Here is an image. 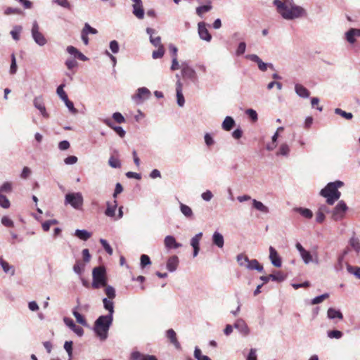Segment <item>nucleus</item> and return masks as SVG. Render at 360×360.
<instances>
[{
	"mask_svg": "<svg viewBox=\"0 0 360 360\" xmlns=\"http://www.w3.org/2000/svg\"><path fill=\"white\" fill-rule=\"evenodd\" d=\"M112 117L115 120V121L119 124H121V123H123L125 122L124 117L120 112H115L112 115Z\"/></svg>",
	"mask_w": 360,
	"mask_h": 360,
	"instance_id": "58",
	"label": "nucleus"
},
{
	"mask_svg": "<svg viewBox=\"0 0 360 360\" xmlns=\"http://www.w3.org/2000/svg\"><path fill=\"white\" fill-rule=\"evenodd\" d=\"M347 269L350 274H352L355 275L358 278H360V267L347 264Z\"/></svg>",
	"mask_w": 360,
	"mask_h": 360,
	"instance_id": "38",
	"label": "nucleus"
},
{
	"mask_svg": "<svg viewBox=\"0 0 360 360\" xmlns=\"http://www.w3.org/2000/svg\"><path fill=\"white\" fill-rule=\"evenodd\" d=\"M342 186L343 182L341 181L330 182L321 191L320 195L326 198V202L328 205H333L341 195V193L338 191V188H340Z\"/></svg>",
	"mask_w": 360,
	"mask_h": 360,
	"instance_id": "3",
	"label": "nucleus"
},
{
	"mask_svg": "<svg viewBox=\"0 0 360 360\" xmlns=\"http://www.w3.org/2000/svg\"><path fill=\"white\" fill-rule=\"evenodd\" d=\"M246 267L250 270H257L258 271H262L263 266L259 263L257 259L248 260Z\"/></svg>",
	"mask_w": 360,
	"mask_h": 360,
	"instance_id": "24",
	"label": "nucleus"
},
{
	"mask_svg": "<svg viewBox=\"0 0 360 360\" xmlns=\"http://www.w3.org/2000/svg\"><path fill=\"white\" fill-rule=\"evenodd\" d=\"M100 243L102 245L103 248L105 249L107 253H108L110 255H111L113 252L112 248L110 247V245L108 244L106 240L105 239H100Z\"/></svg>",
	"mask_w": 360,
	"mask_h": 360,
	"instance_id": "48",
	"label": "nucleus"
},
{
	"mask_svg": "<svg viewBox=\"0 0 360 360\" xmlns=\"http://www.w3.org/2000/svg\"><path fill=\"white\" fill-rule=\"evenodd\" d=\"M180 210L186 217H191L193 216V211L189 206L181 203L180 205Z\"/></svg>",
	"mask_w": 360,
	"mask_h": 360,
	"instance_id": "33",
	"label": "nucleus"
},
{
	"mask_svg": "<svg viewBox=\"0 0 360 360\" xmlns=\"http://www.w3.org/2000/svg\"><path fill=\"white\" fill-rule=\"evenodd\" d=\"M151 262L150 257L146 255H142L141 256V266L144 268L146 266L150 264Z\"/></svg>",
	"mask_w": 360,
	"mask_h": 360,
	"instance_id": "53",
	"label": "nucleus"
},
{
	"mask_svg": "<svg viewBox=\"0 0 360 360\" xmlns=\"http://www.w3.org/2000/svg\"><path fill=\"white\" fill-rule=\"evenodd\" d=\"M0 265L1 266L4 272L8 273L11 269V274L13 275L14 274V270L12 266L9 265V264L4 261L3 259H0Z\"/></svg>",
	"mask_w": 360,
	"mask_h": 360,
	"instance_id": "43",
	"label": "nucleus"
},
{
	"mask_svg": "<svg viewBox=\"0 0 360 360\" xmlns=\"http://www.w3.org/2000/svg\"><path fill=\"white\" fill-rule=\"evenodd\" d=\"M164 53H165L164 46H160V47H158V50L153 51V58L154 59L161 58L164 56Z\"/></svg>",
	"mask_w": 360,
	"mask_h": 360,
	"instance_id": "44",
	"label": "nucleus"
},
{
	"mask_svg": "<svg viewBox=\"0 0 360 360\" xmlns=\"http://www.w3.org/2000/svg\"><path fill=\"white\" fill-rule=\"evenodd\" d=\"M109 165L112 168H120L121 167V163L120 160L113 155H111L108 160Z\"/></svg>",
	"mask_w": 360,
	"mask_h": 360,
	"instance_id": "35",
	"label": "nucleus"
},
{
	"mask_svg": "<svg viewBox=\"0 0 360 360\" xmlns=\"http://www.w3.org/2000/svg\"><path fill=\"white\" fill-rule=\"evenodd\" d=\"M165 245L167 248L169 249H176L179 248L181 246L180 243H176V239L174 236H167L165 237L164 240Z\"/></svg>",
	"mask_w": 360,
	"mask_h": 360,
	"instance_id": "17",
	"label": "nucleus"
},
{
	"mask_svg": "<svg viewBox=\"0 0 360 360\" xmlns=\"http://www.w3.org/2000/svg\"><path fill=\"white\" fill-rule=\"evenodd\" d=\"M296 210L304 218L311 219L313 216V213L309 209L300 207Z\"/></svg>",
	"mask_w": 360,
	"mask_h": 360,
	"instance_id": "34",
	"label": "nucleus"
},
{
	"mask_svg": "<svg viewBox=\"0 0 360 360\" xmlns=\"http://www.w3.org/2000/svg\"><path fill=\"white\" fill-rule=\"evenodd\" d=\"M295 90L297 95L302 98H308L310 95L309 91L303 85L297 84L295 86Z\"/></svg>",
	"mask_w": 360,
	"mask_h": 360,
	"instance_id": "20",
	"label": "nucleus"
},
{
	"mask_svg": "<svg viewBox=\"0 0 360 360\" xmlns=\"http://www.w3.org/2000/svg\"><path fill=\"white\" fill-rule=\"evenodd\" d=\"M113 321V316H100L94 323V330L101 341L108 338V330Z\"/></svg>",
	"mask_w": 360,
	"mask_h": 360,
	"instance_id": "2",
	"label": "nucleus"
},
{
	"mask_svg": "<svg viewBox=\"0 0 360 360\" xmlns=\"http://www.w3.org/2000/svg\"><path fill=\"white\" fill-rule=\"evenodd\" d=\"M103 305L105 309L109 311L108 315H113L114 313V306L113 302L111 300H108L107 298H104L103 300Z\"/></svg>",
	"mask_w": 360,
	"mask_h": 360,
	"instance_id": "31",
	"label": "nucleus"
},
{
	"mask_svg": "<svg viewBox=\"0 0 360 360\" xmlns=\"http://www.w3.org/2000/svg\"><path fill=\"white\" fill-rule=\"evenodd\" d=\"M202 237V233H199L191 240V245L193 248V257H196L200 250V241Z\"/></svg>",
	"mask_w": 360,
	"mask_h": 360,
	"instance_id": "14",
	"label": "nucleus"
},
{
	"mask_svg": "<svg viewBox=\"0 0 360 360\" xmlns=\"http://www.w3.org/2000/svg\"><path fill=\"white\" fill-rule=\"evenodd\" d=\"M21 31L20 27H15L11 32V34L12 35L13 38L18 41L20 39V32Z\"/></svg>",
	"mask_w": 360,
	"mask_h": 360,
	"instance_id": "56",
	"label": "nucleus"
},
{
	"mask_svg": "<svg viewBox=\"0 0 360 360\" xmlns=\"http://www.w3.org/2000/svg\"><path fill=\"white\" fill-rule=\"evenodd\" d=\"M235 125V121L231 117H226L223 123L222 128L226 131H230Z\"/></svg>",
	"mask_w": 360,
	"mask_h": 360,
	"instance_id": "26",
	"label": "nucleus"
},
{
	"mask_svg": "<svg viewBox=\"0 0 360 360\" xmlns=\"http://www.w3.org/2000/svg\"><path fill=\"white\" fill-rule=\"evenodd\" d=\"M270 277L272 281L281 282L285 279L286 275L281 271H277L275 274H270Z\"/></svg>",
	"mask_w": 360,
	"mask_h": 360,
	"instance_id": "32",
	"label": "nucleus"
},
{
	"mask_svg": "<svg viewBox=\"0 0 360 360\" xmlns=\"http://www.w3.org/2000/svg\"><path fill=\"white\" fill-rule=\"evenodd\" d=\"M1 223L6 227H13V221L7 217H4L1 219Z\"/></svg>",
	"mask_w": 360,
	"mask_h": 360,
	"instance_id": "64",
	"label": "nucleus"
},
{
	"mask_svg": "<svg viewBox=\"0 0 360 360\" xmlns=\"http://www.w3.org/2000/svg\"><path fill=\"white\" fill-rule=\"evenodd\" d=\"M22 12L19 8H11L8 7L5 10V14L6 15H11V14H20Z\"/></svg>",
	"mask_w": 360,
	"mask_h": 360,
	"instance_id": "62",
	"label": "nucleus"
},
{
	"mask_svg": "<svg viewBox=\"0 0 360 360\" xmlns=\"http://www.w3.org/2000/svg\"><path fill=\"white\" fill-rule=\"evenodd\" d=\"M17 71V65H16V60L14 54H12L11 56V65L10 68V73L11 74H15Z\"/></svg>",
	"mask_w": 360,
	"mask_h": 360,
	"instance_id": "54",
	"label": "nucleus"
},
{
	"mask_svg": "<svg viewBox=\"0 0 360 360\" xmlns=\"http://www.w3.org/2000/svg\"><path fill=\"white\" fill-rule=\"evenodd\" d=\"M131 360H158V359L154 355L143 354L136 351L131 353Z\"/></svg>",
	"mask_w": 360,
	"mask_h": 360,
	"instance_id": "16",
	"label": "nucleus"
},
{
	"mask_svg": "<svg viewBox=\"0 0 360 360\" xmlns=\"http://www.w3.org/2000/svg\"><path fill=\"white\" fill-rule=\"evenodd\" d=\"M64 102L65 103V105L68 107L70 112H72L73 114L77 112V109L74 107L73 103L70 101L68 98L64 101Z\"/></svg>",
	"mask_w": 360,
	"mask_h": 360,
	"instance_id": "61",
	"label": "nucleus"
},
{
	"mask_svg": "<svg viewBox=\"0 0 360 360\" xmlns=\"http://www.w3.org/2000/svg\"><path fill=\"white\" fill-rule=\"evenodd\" d=\"M34 105L36 108H37L41 113L44 117H47L48 115L46 111V108L44 106L43 98L41 97H37L34 100Z\"/></svg>",
	"mask_w": 360,
	"mask_h": 360,
	"instance_id": "18",
	"label": "nucleus"
},
{
	"mask_svg": "<svg viewBox=\"0 0 360 360\" xmlns=\"http://www.w3.org/2000/svg\"><path fill=\"white\" fill-rule=\"evenodd\" d=\"M105 123L109 126L111 127L121 137H123L125 135V131L123 130V129L121 127H112L109 121H106Z\"/></svg>",
	"mask_w": 360,
	"mask_h": 360,
	"instance_id": "59",
	"label": "nucleus"
},
{
	"mask_svg": "<svg viewBox=\"0 0 360 360\" xmlns=\"http://www.w3.org/2000/svg\"><path fill=\"white\" fill-rule=\"evenodd\" d=\"M198 34L200 37L203 40L210 41L212 39V36L207 29L205 23L203 22L198 23Z\"/></svg>",
	"mask_w": 360,
	"mask_h": 360,
	"instance_id": "10",
	"label": "nucleus"
},
{
	"mask_svg": "<svg viewBox=\"0 0 360 360\" xmlns=\"http://www.w3.org/2000/svg\"><path fill=\"white\" fill-rule=\"evenodd\" d=\"M0 206L3 208H8L10 207V202L7 197L0 193Z\"/></svg>",
	"mask_w": 360,
	"mask_h": 360,
	"instance_id": "47",
	"label": "nucleus"
},
{
	"mask_svg": "<svg viewBox=\"0 0 360 360\" xmlns=\"http://www.w3.org/2000/svg\"><path fill=\"white\" fill-rule=\"evenodd\" d=\"M179 264V258L177 256L174 255L170 257L167 262V269L169 271H174L176 269Z\"/></svg>",
	"mask_w": 360,
	"mask_h": 360,
	"instance_id": "19",
	"label": "nucleus"
},
{
	"mask_svg": "<svg viewBox=\"0 0 360 360\" xmlns=\"http://www.w3.org/2000/svg\"><path fill=\"white\" fill-rule=\"evenodd\" d=\"M274 4L277 7L278 12L285 19L299 18L304 13V10L302 7L293 4L290 1L282 2L280 0H274Z\"/></svg>",
	"mask_w": 360,
	"mask_h": 360,
	"instance_id": "1",
	"label": "nucleus"
},
{
	"mask_svg": "<svg viewBox=\"0 0 360 360\" xmlns=\"http://www.w3.org/2000/svg\"><path fill=\"white\" fill-rule=\"evenodd\" d=\"M182 75L184 77L193 79L195 77V72L193 69L188 66H184L182 68Z\"/></svg>",
	"mask_w": 360,
	"mask_h": 360,
	"instance_id": "29",
	"label": "nucleus"
},
{
	"mask_svg": "<svg viewBox=\"0 0 360 360\" xmlns=\"http://www.w3.org/2000/svg\"><path fill=\"white\" fill-rule=\"evenodd\" d=\"M150 95V91L146 87H141L138 89L136 94L132 96V99L136 103L139 104L144 100L149 98Z\"/></svg>",
	"mask_w": 360,
	"mask_h": 360,
	"instance_id": "7",
	"label": "nucleus"
},
{
	"mask_svg": "<svg viewBox=\"0 0 360 360\" xmlns=\"http://www.w3.org/2000/svg\"><path fill=\"white\" fill-rule=\"evenodd\" d=\"M93 281L91 287L94 289H98L101 287L106 286L107 276L105 268L103 266H99L94 268L92 271Z\"/></svg>",
	"mask_w": 360,
	"mask_h": 360,
	"instance_id": "4",
	"label": "nucleus"
},
{
	"mask_svg": "<svg viewBox=\"0 0 360 360\" xmlns=\"http://www.w3.org/2000/svg\"><path fill=\"white\" fill-rule=\"evenodd\" d=\"M354 32L352 29H350L347 33H346V39L347 40L351 43L353 44L355 41V35L354 34Z\"/></svg>",
	"mask_w": 360,
	"mask_h": 360,
	"instance_id": "60",
	"label": "nucleus"
},
{
	"mask_svg": "<svg viewBox=\"0 0 360 360\" xmlns=\"http://www.w3.org/2000/svg\"><path fill=\"white\" fill-rule=\"evenodd\" d=\"M335 112L346 120H351L353 117V115L351 112H347L340 108H336Z\"/></svg>",
	"mask_w": 360,
	"mask_h": 360,
	"instance_id": "40",
	"label": "nucleus"
},
{
	"mask_svg": "<svg viewBox=\"0 0 360 360\" xmlns=\"http://www.w3.org/2000/svg\"><path fill=\"white\" fill-rule=\"evenodd\" d=\"M84 264L81 261H77L73 266V270L77 274H81L84 269Z\"/></svg>",
	"mask_w": 360,
	"mask_h": 360,
	"instance_id": "39",
	"label": "nucleus"
},
{
	"mask_svg": "<svg viewBox=\"0 0 360 360\" xmlns=\"http://www.w3.org/2000/svg\"><path fill=\"white\" fill-rule=\"evenodd\" d=\"M235 326L236 328H239L240 326H241L240 328V331L245 335H247L248 333H249V329L247 326V325L245 323H244L243 321H238L236 324H235Z\"/></svg>",
	"mask_w": 360,
	"mask_h": 360,
	"instance_id": "51",
	"label": "nucleus"
},
{
	"mask_svg": "<svg viewBox=\"0 0 360 360\" xmlns=\"http://www.w3.org/2000/svg\"><path fill=\"white\" fill-rule=\"evenodd\" d=\"M328 336L330 338L340 339L342 336V333L337 330H330L328 332Z\"/></svg>",
	"mask_w": 360,
	"mask_h": 360,
	"instance_id": "52",
	"label": "nucleus"
},
{
	"mask_svg": "<svg viewBox=\"0 0 360 360\" xmlns=\"http://www.w3.org/2000/svg\"><path fill=\"white\" fill-rule=\"evenodd\" d=\"M63 321L66 326L72 329L77 335L82 336L84 333V330L82 327L77 326L72 319L65 317Z\"/></svg>",
	"mask_w": 360,
	"mask_h": 360,
	"instance_id": "11",
	"label": "nucleus"
},
{
	"mask_svg": "<svg viewBox=\"0 0 360 360\" xmlns=\"http://www.w3.org/2000/svg\"><path fill=\"white\" fill-rule=\"evenodd\" d=\"M295 247L299 251L305 264H309L310 262L312 261V256L311 253L309 251L306 250L300 243H297L295 245Z\"/></svg>",
	"mask_w": 360,
	"mask_h": 360,
	"instance_id": "12",
	"label": "nucleus"
},
{
	"mask_svg": "<svg viewBox=\"0 0 360 360\" xmlns=\"http://www.w3.org/2000/svg\"><path fill=\"white\" fill-rule=\"evenodd\" d=\"M83 197L81 193H70L65 195V202L70 204L76 210H81L83 205Z\"/></svg>",
	"mask_w": 360,
	"mask_h": 360,
	"instance_id": "5",
	"label": "nucleus"
},
{
	"mask_svg": "<svg viewBox=\"0 0 360 360\" xmlns=\"http://www.w3.org/2000/svg\"><path fill=\"white\" fill-rule=\"evenodd\" d=\"M248 260V257L243 254H240L237 256V262H238L240 266H246Z\"/></svg>",
	"mask_w": 360,
	"mask_h": 360,
	"instance_id": "49",
	"label": "nucleus"
},
{
	"mask_svg": "<svg viewBox=\"0 0 360 360\" xmlns=\"http://www.w3.org/2000/svg\"><path fill=\"white\" fill-rule=\"evenodd\" d=\"M32 34L35 42L39 45L43 46L46 43L44 36L39 32V26L37 23L32 26Z\"/></svg>",
	"mask_w": 360,
	"mask_h": 360,
	"instance_id": "8",
	"label": "nucleus"
},
{
	"mask_svg": "<svg viewBox=\"0 0 360 360\" xmlns=\"http://www.w3.org/2000/svg\"><path fill=\"white\" fill-rule=\"evenodd\" d=\"M73 315L79 323H80L83 326H86L87 323H86V319L80 313H79L77 311H74Z\"/></svg>",
	"mask_w": 360,
	"mask_h": 360,
	"instance_id": "45",
	"label": "nucleus"
},
{
	"mask_svg": "<svg viewBox=\"0 0 360 360\" xmlns=\"http://www.w3.org/2000/svg\"><path fill=\"white\" fill-rule=\"evenodd\" d=\"M64 86H65V84H60L58 88H57V94L59 96V97L64 101L65 100H67L68 98V96L66 94V93L64 91Z\"/></svg>",
	"mask_w": 360,
	"mask_h": 360,
	"instance_id": "46",
	"label": "nucleus"
},
{
	"mask_svg": "<svg viewBox=\"0 0 360 360\" xmlns=\"http://www.w3.org/2000/svg\"><path fill=\"white\" fill-rule=\"evenodd\" d=\"M104 287H105V292L106 295L108 296V297L110 300L114 299L115 297V290L114 288H112L110 285H108L107 284H106V286H104Z\"/></svg>",
	"mask_w": 360,
	"mask_h": 360,
	"instance_id": "36",
	"label": "nucleus"
},
{
	"mask_svg": "<svg viewBox=\"0 0 360 360\" xmlns=\"http://www.w3.org/2000/svg\"><path fill=\"white\" fill-rule=\"evenodd\" d=\"M290 152L289 146L286 143H283L280 146L278 153L282 155H287Z\"/></svg>",
	"mask_w": 360,
	"mask_h": 360,
	"instance_id": "55",
	"label": "nucleus"
},
{
	"mask_svg": "<svg viewBox=\"0 0 360 360\" xmlns=\"http://www.w3.org/2000/svg\"><path fill=\"white\" fill-rule=\"evenodd\" d=\"M329 295L328 293L323 294L320 296H317L311 300L312 304H317L322 302L326 299L328 298Z\"/></svg>",
	"mask_w": 360,
	"mask_h": 360,
	"instance_id": "50",
	"label": "nucleus"
},
{
	"mask_svg": "<svg viewBox=\"0 0 360 360\" xmlns=\"http://www.w3.org/2000/svg\"><path fill=\"white\" fill-rule=\"evenodd\" d=\"M133 4V13L139 19H143L144 17V10L142 5L141 0H132Z\"/></svg>",
	"mask_w": 360,
	"mask_h": 360,
	"instance_id": "9",
	"label": "nucleus"
},
{
	"mask_svg": "<svg viewBox=\"0 0 360 360\" xmlns=\"http://www.w3.org/2000/svg\"><path fill=\"white\" fill-rule=\"evenodd\" d=\"M166 335L170 343H172L175 347V348L177 349H181V345L178 341L176 334L173 329L167 330Z\"/></svg>",
	"mask_w": 360,
	"mask_h": 360,
	"instance_id": "15",
	"label": "nucleus"
},
{
	"mask_svg": "<svg viewBox=\"0 0 360 360\" xmlns=\"http://www.w3.org/2000/svg\"><path fill=\"white\" fill-rule=\"evenodd\" d=\"M147 33L150 34V41L153 45L157 47H160V46H163L161 44V38L160 37H153V34L155 32V30L152 28H147Z\"/></svg>",
	"mask_w": 360,
	"mask_h": 360,
	"instance_id": "23",
	"label": "nucleus"
},
{
	"mask_svg": "<svg viewBox=\"0 0 360 360\" xmlns=\"http://www.w3.org/2000/svg\"><path fill=\"white\" fill-rule=\"evenodd\" d=\"M64 349L68 352L70 358L72 356V341H66L64 344Z\"/></svg>",
	"mask_w": 360,
	"mask_h": 360,
	"instance_id": "57",
	"label": "nucleus"
},
{
	"mask_svg": "<svg viewBox=\"0 0 360 360\" xmlns=\"http://www.w3.org/2000/svg\"><path fill=\"white\" fill-rule=\"evenodd\" d=\"M349 245L356 252H359L360 243L357 238L352 237L349 240Z\"/></svg>",
	"mask_w": 360,
	"mask_h": 360,
	"instance_id": "37",
	"label": "nucleus"
},
{
	"mask_svg": "<svg viewBox=\"0 0 360 360\" xmlns=\"http://www.w3.org/2000/svg\"><path fill=\"white\" fill-rule=\"evenodd\" d=\"M246 48V44L245 42H240L236 50V54L238 56L242 55L245 53Z\"/></svg>",
	"mask_w": 360,
	"mask_h": 360,
	"instance_id": "63",
	"label": "nucleus"
},
{
	"mask_svg": "<svg viewBox=\"0 0 360 360\" xmlns=\"http://www.w3.org/2000/svg\"><path fill=\"white\" fill-rule=\"evenodd\" d=\"M269 258L271 261V263L273 264V265L274 266H276V267L281 266V264H282L281 259L279 257L277 251L271 246L269 248Z\"/></svg>",
	"mask_w": 360,
	"mask_h": 360,
	"instance_id": "13",
	"label": "nucleus"
},
{
	"mask_svg": "<svg viewBox=\"0 0 360 360\" xmlns=\"http://www.w3.org/2000/svg\"><path fill=\"white\" fill-rule=\"evenodd\" d=\"M252 206L254 208L263 213H268L269 212V208L266 205L255 199L252 200Z\"/></svg>",
	"mask_w": 360,
	"mask_h": 360,
	"instance_id": "27",
	"label": "nucleus"
},
{
	"mask_svg": "<svg viewBox=\"0 0 360 360\" xmlns=\"http://www.w3.org/2000/svg\"><path fill=\"white\" fill-rule=\"evenodd\" d=\"M176 98H177V103L179 106L182 107L184 105L185 100L184 95L182 94V84L181 82H178L176 84Z\"/></svg>",
	"mask_w": 360,
	"mask_h": 360,
	"instance_id": "21",
	"label": "nucleus"
},
{
	"mask_svg": "<svg viewBox=\"0 0 360 360\" xmlns=\"http://www.w3.org/2000/svg\"><path fill=\"white\" fill-rule=\"evenodd\" d=\"M348 207L346 203L340 200L335 207L332 212V219L335 221H339L344 218Z\"/></svg>",
	"mask_w": 360,
	"mask_h": 360,
	"instance_id": "6",
	"label": "nucleus"
},
{
	"mask_svg": "<svg viewBox=\"0 0 360 360\" xmlns=\"http://www.w3.org/2000/svg\"><path fill=\"white\" fill-rule=\"evenodd\" d=\"M327 315H328V317L330 319H335V318H338L339 319H343L342 314L340 311L336 310L335 309H333V308H329L328 309Z\"/></svg>",
	"mask_w": 360,
	"mask_h": 360,
	"instance_id": "28",
	"label": "nucleus"
},
{
	"mask_svg": "<svg viewBox=\"0 0 360 360\" xmlns=\"http://www.w3.org/2000/svg\"><path fill=\"white\" fill-rule=\"evenodd\" d=\"M75 236L81 240H86L91 236V234L86 230L78 229L75 231Z\"/></svg>",
	"mask_w": 360,
	"mask_h": 360,
	"instance_id": "30",
	"label": "nucleus"
},
{
	"mask_svg": "<svg viewBox=\"0 0 360 360\" xmlns=\"http://www.w3.org/2000/svg\"><path fill=\"white\" fill-rule=\"evenodd\" d=\"M117 201L115 200L113 202V205H110V202H107V208L105 211V214L108 217H115V210L117 208Z\"/></svg>",
	"mask_w": 360,
	"mask_h": 360,
	"instance_id": "25",
	"label": "nucleus"
},
{
	"mask_svg": "<svg viewBox=\"0 0 360 360\" xmlns=\"http://www.w3.org/2000/svg\"><path fill=\"white\" fill-rule=\"evenodd\" d=\"M212 243L218 248H222L224 243L223 236L219 232H214L212 236Z\"/></svg>",
	"mask_w": 360,
	"mask_h": 360,
	"instance_id": "22",
	"label": "nucleus"
},
{
	"mask_svg": "<svg viewBox=\"0 0 360 360\" xmlns=\"http://www.w3.org/2000/svg\"><path fill=\"white\" fill-rule=\"evenodd\" d=\"M194 356L198 360H211L207 356L203 355L199 348H195L194 351Z\"/></svg>",
	"mask_w": 360,
	"mask_h": 360,
	"instance_id": "41",
	"label": "nucleus"
},
{
	"mask_svg": "<svg viewBox=\"0 0 360 360\" xmlns=\"http://www.w3.org/2000/svg\"><path fill=\"white\" fill-rule=\"evenodd\" d=\"M212 6L210 4L199 6L196 8V13L198 15H202L203 13L208 12L211 10Z\"/></svg>",
	"mask_w": 360,
	"mask_h": 360,
	"instance_id": "42",
	"label": "nucleus"
}]
</instances>
